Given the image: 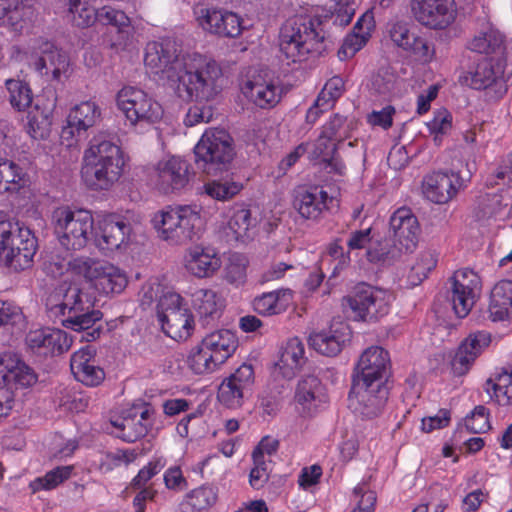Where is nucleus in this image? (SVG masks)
I'll return each mask as SVG.
<instances>
[{
  "label": "nucleus",
  "mask_w": 512,
  "mask_h": 512,
  "mask_svg": "<svg viewBox=\"0 0 512 512\" xmlns=\"http://www.w3.org/2000/svg\"><path fill=\"white\" fill-rule=\"evenodd\" d=\"M304 344L297 338L289 339L282 349L276 368L284 378L291 379L296 371L305 363Z\"/></svg>",
  "instance_id": "58836bf2"
},
{
  "label": "nucleus",
  "mask_w": 512,
  "mask_h": 512,
  "mask_svg": "<svg viewBox=\"0 0 512 512\" xmlns=\"http://www.w3.org/2000/svg\"><path fill=\"white\" fill-rule=\"evenodd\" d=\"M30 66L39 75L59 81L62 76H67L70 60L66 52L46 41L32 55Z\"/></svg>",
  "instance_id": "412c9836"
},
{
  "label": "nucleus",
  "mask_w": 512,
  "mask_h": 512,
  "mask_svg": "<svg viewBox=\"0 0 512 512\" xmlns=\"http://www.w3.org/2000/svg\"><path fill=\"white\" fill-rule=\"evenodd\" d=\"M152 223L163 239L174 244L193 240L203 225L196 205L168 206L154 215Z\"/></svg>",
  "instance_id": "423d86ee"
},
{
  "label": "nucleus",
  "mask_w": 512,
  "mask_h": 512,
  "mask_svg": "<svg viewBox=\"0 0 512 512\" xmlns=\"http://www.w3.org/2000/svg\"><path fill=\"white\" fill-rule=\"evenodd\" d=\"M192 302L203 325L219 319L225 307L224 299L212 289H198L192 294Z\"/></svg>",
  "instance_id": "473e14b6"
},
{
  "label": "nucleus",
  "mask_w": 512,
  "mask_h": 512,
  "mask_svg": "<svg viewBox=\"0 0 512 512\" xmlns=\"http://www.w3.org/2000/svg\"><path fill=\"white\" fill-rule=\"evenodd\" d=\"M503 43L501 35L494 32L481 33L475 36L469 44V48L480 54L494 53Z\"/></svg>",
  "instance_id": "680f3d73"
},
{
  "label": "nucleus",
  "mask_w": 512,
  "mask_h": 512,
  "mask_svg": "<svg viewBox=\"0 0 512 512\" xmlns=\"http://www.w3.org/2000/svg\"><path fill=\"white\" fill-rule=\"evenodd\" d=\"M485 391L500 406L512 404V369H503L485 383Z\"/></svg>",
  "instance_id": "79ce46f5"
},
{
  "label": "nucleus",
  "mask_w": 512,
  "mask_h": 512,
  "mask_svg": "<svg viewBox=\"0 0 512 512\" xmlns=\"http://www.w3.org/2000/svg\"><path fill=\"white\" fill-rule=\"evenodd\" d=\"M74 274L84 277L103 294L121 293L127 285V277L118 267L86 256L72 258L67 263Z\"/></svg>",
  "instance_id": "9d476101"
},
{
  "label": "nucleus",
  "mask_w": 512,
  "mask_h": 512,
  "mask_svg": "<svg viewBox=\"0 0 512 512\" xmlns=\"http://www.w3.org/2000/svg\"><path fill=\"white\" fill-rule=\"evenodd\" d=\"M344 92V80L339 76L330 78L317 97V104H328L332 107Z\"/></svg>",
  "instance_id": "e2e57ef3"
},
{
  "label": "nucleus",
  "mask_w": 512,
  "mask_h": 512,
  "mask_svg": "<svg viewBox=\"0 0 512 512\" xmlns=\"http://www.w3.org/2000/svg\"><path fill=\"white\" fill-rule=\"evenodd\" d=\"M96 21L103 25H112L116 27L119 32H124L131 24L130 18L123 11L110 6H104L97 10Z\"/></svg>",
  "instance_id": "4d7b16f0"
},
{
  "label": "nucleus",
  "mask_w": 512,
  "mask_h": 512,
  "mask_svg": "<svg viewBox=\"0 0 512 512\" xmlns=\"http://www.w3.org/2000/svg\"><path fill=\"white\" fill-rule=\"evenodd\" d=\"M470 172L467 177L456 172H433L427 175L422 183L425 197L431 202L445 204L449 202L465 186L470 179Z\"/></svg>",
  "instance_id": "aec40b11"
},
{
  "label": "nucleus",
  "mask_w": 512,
  "mask_h": 512,
  "mask_svg": "<svg viewBox=\"0 0 512 512\" xmlns=\"http://www.w3.org/2000/svg\"><path fill=\"white\" fill-rule=\"evenodd\" d=\"M185 266L192 275L206 278L212 276L221 267V260L216 253L208 249L194 247L186 256Z\"/></svg>",
  "instance_id": "f704fd0d"
},
{
  "label": "nucleus",
  "mask_w": 512,
  "mask_h": 512,
  "mask_svg": "<svg viewBox=\"0 0 512 512\" xmlns=\"http://www.w3.org/2000/svg\"><path fill=\"white\" fill-rule=\"evenodd\" d=\"M279 47L285 58L293 63L305 60L309 54H322L326 45L321 21L302 15L289 18L280 30Z\"/></svg>",
  "instance_id": "20e7f679"
},
{
  "label": "nucleus",
  "mask_w": 512,
  "mask_h": 512,
  "mask_svg": "<svg viewBox=\"0 0 512 512\" xmlns=\"http://www.w3.org/2000/svg\"><path fill=\"white\" fill-rule=\"evenodd\" d=\"M130 233L131 226L128 222L119 216L110 215L100 224L97 246L103 251L112 252L127 243Z\"/></svg>",
  "instance_id": "c85d7f7f"
},
{
  "label": "nucleus",
  "mask_w": 512,
  "mask_h": 512,
  "mask_svg": "<svg viewBox=\"0 0 512 512\" xmlns=\"http://www.w3.org/2000/svg\"><path fill=\"white\" fill-rule=\"evenodd\" d=\"M66 18L74 26L86 28L97 20V10L85 0H61Z\"/></svg>",
  "instance_id": "a19ab883"
},
{
  "label": "nucleus",
  "mask_w": 512,
  "mask_h": 512,
  "mask_svg": "<svg viewBox=\"0 0 512 512\" xmlns=\"http://www.w3.org/2000/svg\"><path fill=\"white\" fill-rule=\"evenodd\" d=\"M244 394V390L225 379L219 386L217 398L228 408H238L243 403Z\"/></svg>",
  "instance_id": "bf43d9fd"
},
{
  "label": "nucleus",
  "mask_w": 512,
  "mask_h": 512,
  "mask_svg": "<svg viewBox=\"0 0 512 512\" xmlns=\"http://www.w3.org/2000/svg\"><path fill=\"white\" fill-rule=\"evenodd\" d=\"M199 25L206 31L222 37L235 38L243 29L241 18L229 11L196 7L194 9Z\"/></svg>",
  "instance_id": "4be33fe9"
},
{
  "label": "nucleus",
  "mask_w": 512,
  "mask_h": 512,
  "mask_svg": "<svg viewBox=\"0 0 512 512\" xmlns=\"http://www.w3.org/2000/svg\"><path fill=\"white\" fill-rule=\"evenodd\" d=\"M248 260L242 253L234 252L229 255L225 267V279L231 284H241L246 278Z\"/></svg>",
  "instance_id": "603ef678"
},
{
  "label": "nucleus",
  "mask_w": 512,
  "mask_h": 512,
  "mask_svg": "<svg viewBox=\"0 0 512 512\" xmlns=\"http://www.w3.org/2000/svg\"><path fill=\"white\" fill-rule=\"evenodd\" d=\"M502 67L493 59L482 57L459 76V82L475 90L492 92L491 98L499 99L507 92Z\"/></svg>",
  "instance_id": "ddd939ff"
},
{
  "label": "nucleus",
  "mask_w": 512,
  "mask_h": 512,
  "mask_svg": "<svg viewBox=\"0 0 512 512\" xmlns=\"http://www.w3.org/2000/svg\"><path fill=\"white\" fill-rule=\"evenodd\" d=\"M37 382V374L16 353H0V420L11 413L14 406L13 389L28 388Z\"/></svg>",
  "instance_id": "6e6552de"
},
{
  "label": "nucleus",
  "mask_w": 512,
  "mask_h": 512,
  "mask_svg": "<svg viewBox=\"0 0 512 512\" xmlns=\"http://www.w3.org/2000/svg\"><path fill=\"white\" fill-rule=\"evenodd\" d=\"M448 298L459 318L466 317L480 295V277L470 269L456 271L449 280Z\"/></svg>",
  "instance_id": "2eb2a0df"
},
{
  "label": "nucleus",
  "mask_w": 512,
  "mask_h": 512,
  "mask_svg": "<svg viewBox=\"0 0 512 512\" xmlns=\"http://www.w3.org/2000/svg\"><path fill=\"white\" fill-rule=\"evenodd\" d=\"M349 328L344 323L332 325L329 330L316 332L310 335L309 344L318 353L333 357L336 356L343 348L344 344L349 341Z\"/></svg>",
  "instance_id": "c756f323"
},
{
  "label": "nucleus",
  "mask_w": 512,
  "mask_h": 512,
  "mask_svg": "<svg viewBox=\"0 0 512 512\" xmlns=\"http://www.w3.org/2000/svg\"><path fill=\"white\" fill-rule=\"evenodd\" d=\"M504 206L501 195L485 194L478 198L472 217L475 221L484 223L499 215Z\"/></svg>",
  "instance_id": "49530a36"
},
{
  "label": "nucleus",
  "mask_w": 512,
  "mask_h": 512,
  "mask_svg": "<svg viewBox=\"0 0 512 512\" xmlns=\"http://www.w3.org/2000/svg\"><path fill=\"white\" fill-rule=\"evenodd\" d=\"M226 379L246 392L254 382L253 367L250 364L244 363Z\"/></svg>",
  "instance_id": "338daca9"
},
{
  "label": "nucleus",
  "mask_w": 512,
  "mask_h": 512,
  "mask_svg": "<svg viewBox=\"0 0 512 512\" xmlns=\"http://www.w3.org/2000/svg\"><path fill=\"white\" fill-rule=\"evenodd\" d=\"M26 173L14 161L0 159V193L18 192L26 185Z\"/></svg>",
  "instance_id": "37998d69"
},
{
  "label": "nucleus",
  "mask_w": 512,
  "mask_h": 512,
  "mask_svg": "<svg viewBox=\"0 0 512 512\" xmlns=\"http://www.w3.org/2000/svg\"><path fill=\"white\" fill-rule=\"evenodd\" d=\"M465 426L474 434L484 433L489 430L488 410L482 405L476 406L470 415L465 418Z\"/></svg>",
  "instance_id": "0e129e2a"
},
{
  "label": "nucleus",
  "mask_w": 512,
  "mask_h": 512,
  "mask_svg": "<svg viewBox=\"0 0 512 512\" xmlns=\"http://www.w3.org/2000/svg\"><path fill=\"white\" fill-rule=\"evenodd\" d=\"M489 318L503 321L512 313V281L502 280L492 289L488 308Z\"/></svg>",
  "instance_id": "e433bc0d"
},
{
  "label": "nucleus",
  "mask_w": 512,
  "mask_h": 512,
  "mask_svg": "<svg viewBox=\"0 0 512 512\" xmlns=\"http://www.w3.org/2000/svg\"><path fill=\"white\" fill-rule=\"evenodd\" d=\"M294 399L301 406L302 413L312 415L327 402V395L320 379L314 375H308L299 380Z\"/></svg>",
  "instance_id": "cd10ccee"
},
{
  "label": "nucleus",
  "mask_w": 512,
  "mask_h": 512,
  "mask_svg": "<svg viewBox=\"0 0 512 512\" xmlns=\"http://www.w3.org/2000/svg\"><path fill=\"white\" fill-rule=\"evenodd\" d=\"M167 465V459L163 456L153 457L147 465L139 470L138 474L132 479L131 486L134 489H140L146 483L157 475Z\"/></svg>",
  "instance_id": "13d9d810"
},
{
  "label": "nucleus",
  "mask_w": 512,
  "mask_h": 512,
  "mask_svg": "<svg viewBox=\"0 0 512 512\" xmlns=\"http://www.w3.org/2000/svg\"><path fill=\"white\" fill-rule=\"evenodd\" d=\"M101 111L93 101H84L74 106L67 117L68 126L62 130V137L65 135L74 136L75 132L79 137L93 127L100 119Z\"/></svg>",
  "instance_id": "2f4dec72"
},
{
  "label": "nucleus",
  "mask_w": 512,
  "mask_h": 512,
  "mask_svg": "<svg viewBox=\"0 0 512 512\" xmlns=\"http://www.w3.org/2000/svg\"><path fill=\"white\" fill-rule=\"evenodd\" d=\"M187 363L189 368L195 374L213 372L219 365H221L216 361L212 353L205 348L202 341L191 350L187 358Z\"/></svg>",
  "instance_id": "09e8293b"
},
{
  "label": "nucleus",
  "mask_w": 512,
  "mask_h": 512,
  "mask_svg": "<svg viewBox=\"0 0 512 512\" xmlns=\"http://www.w3.org/2000/svg\"><path fill=\"white\" fill-rule=\"evenodd\" d=\"M253 225L250 210L243 207L236 209L228 221V229L236 240L245 237Z\"/></svg>",
  "instance_id": "6e6d98bb"
},
{
  "label": "nucleus",
  "mask_w": 512,
  "mask_h": 512,
  "mask_svg": "<svg viewBox=\"0 0 512 512\" xmlns=\"http://www.w3.org/2000/svg\"><path fill=\"white\" fill-rule=\"evenodd\" d=\"M188 309L181 295L175 292H166L158 300L156 314L158 321L170 317V312H180Z\"/></svg>",
  "instance_id": "864d4df0"
},
{
  "label": "nucleus",
  "mask_w": 512,
  "mask_h": 512,
  "mask_svg": "<svg viewBox=\"0 0 512 512\" xmlns=\"http://www.w3.org/2000/svg\"><path fill=\"white\" fill-rule=\"evenodd\" d=\"M23 322L24 315L20 307L10 302H0V336L13 335L14 329L20 330ZM0 341L6 342L2 337Z\"/></svg>",
  "instance_id": "a18cd8bd"
},
{
  "label": "nucleus",
  "mask_w": 512,
  "mask_h": 512,
  "mask_svg": "<svg viewBox=\"0 0 512 512\" xmlns=\"http://www.w3.org/2000/svg\"><path fill=\"white\" fill-rule=\"evenodd\" d=\"M196 164L207 174L226 169L235 156L233 139L224 129L205 131L194 148Z\"/></svg>",
  "instance_id": "1a4fd4ad"
},
{
  "label": "nucleus",
  "mask_w": 512,
  "mask_h": 512,
  "mask_svg": "<svg viewBox=\"0 0 512 512\" xmlns=\"http://www.w3.org/2000/svg\"><path fill=\"white\" fill-rule=\"evenodd\" d=\"M74 377L86 386H98L105 379L104 370L96 364L95 349L86 346L74 352L70 360Z\"/></svg>",
  "instance_id": "bb28decb"
},
{
  "label": "nucleus",
  "mask_w": 512,
  "mask_h": 512,
  "mask_svg": "<svg viewBox=\"0 0 512 512\" xmlns=\"http://www.w3.org/2000/svg\"><path fill=\"white\" fill-rule=\"evenodd\" d=\"M46 313L67 329L82 333L80 341L93 342L100 337L103 314L95 309L94 298L76 284L63 282L54 287L45 300Z\"/></svg>",
  "instance_id": "f03ea898"
},
{
  "label": "nucleus",
  "mask_w": 512,
  "mask_h": 512,
  "mask_svg": "<svg viewBox=\"0 0 512 512\" xmlns=\"http://www.w3.org/2000/svg\"><path fill=\"white\" fill-rule=\"evenodd\" d=\"M52 224L60 245L66 250L83 249L93 234V216L85 209L58 207L52 213Z\"/></svg>",
  "instance_id": "0eeeda50"
},
{
  "label": "nucleus",
  "mask_w": 512,
  "mask_h": 512,
  "mask_svg": "<svg viewBox=\"0 0 512 512\" xmlns=\"http://www.w3.org/2000/svg\"><path fill=\"white\" fill-rule=\"evenodd\" d=\"M205 348L209 350L218 363L223 364L238 347L236 335L227 329L214 331L202 340Z\"/></svg>",
  "instance_id": "c9c22d12"
},
{
  "label": "nucleus",
  "mask_w": 512,
  "mask_h": 512,
  "mask_svg": "<svg viewBox=\"0 0 512 512\" xmlns=\"http://www.w3.org/2000/svg\"><path fill=\"white\" fill-rule=\"evenodd\" d=\"M9 102L17 111H25L32 104L33 94L29 85L19 79L6 80Z\"/></svg>",
  "instance_id": "de8ad7c7"
},
{
  "label": "nucleus",
  "mask_w": 512,
  "mask_h": 512,
  "mask_svg": "<svg viewBox=\"0 0 512 512\" xmlns=\"http://www.w3.org/2000/svg\"><path fill=\"white\" fill-rule=\"evenodd\" d=\"M491 343V335L486 331H477L470 333L459 346L453 360L452 370L457 376L466 374L475 359Z\"/></svg>",
  "instance_id": "a878e982"
},
{
  "label": "nucleus",
  "mask_w": 512,
  "mask_h": 512,
  "mask_svg": "<svg viewBox=\"0 0 512 512\" xmlns=\"http://www.w3.org/2000/svg\"><path fill=\"white\" fill-rule=\"evenodd\" d=\"M243 189V184L232 179L211 180L202 186V194L217 201H228Z\"/></svg>",
  "instance_id": "c03bdc74"
},
{
  "label": "nucleus",
  "mask_w": 512,
  "mask_h": 512,
  "mask_svg": "<svg viewBox=\"0 0 512 512\" xmlns=\"http://www.w3.org/2000/svg\"><path fill=\"white\" fill-rule=\"evenodd\" d=\"M187 502L194 510L201 511L214 505L217 500L216 491L210 486H201L190 491L187 495Z\"/></svg>",
  "instance_id": "052dcab7"
},
{
  "label": "nucleus",
  "mask_w": 512,
  "mask_h": 512,
  "mask_svg": "<svg viewBox=\"0 0 512 512\" xmlns=\"http://www.w3.org/2000/svg\"><path fill=\"white\" fill-rule=\"evenodd\" d=\"M410 6L414 19L433 30L446 29L457 16L454 0H411Z\"/></svg>",
  "instance_id": "dca6fc26"
},
{
  "label": "nucleus",
  "mask_w": 512,
  "mask_h": 512,
  "mask_svg": "<svg viewBox=\"0 0 512 512\" xmlns=\"http://www.w3.org/2000/svg\"><path fill=\"white\" fill-rule=\"evenodd\" d=\"M281 87L267 73L252 75L242 86V93L253 104L261 109L275 107L281 99Z\"/></svg>",
  "instance_id": "b1692460"
},
{
  "label": "nucleus",
  "mask_w": 512,
  "mask_h": 512,
  "mask_svg": "<svg viewBox=\"0 0 512 512\" xmlns=\"http://www.w3.org/2000/svg\"><path fill=\"white\" fill-rule=\"evenodd\" d=\"M38 248L34 233L19 222L0 221V261L13 271L31 266Z\"/></svg>",
  "instance_id": "39448f33"
},
{
  "label": "nucleus",
  "mask_w": 512,
  "mask_h": 512,
  "mask_svg": "<svg viewBox=\"0 0 512 512\" xmlns=\"http://www.w3.org/2000/svg\"><path fill=\"white\" fill-rule=\"evenodd\" d=\"M332 200L333 198L323 188L313 186L298 191L293 205L303 218L316 220L328 209V202Z\"/></svg>",
  "instance_id": "7c9ffc66"
},
{
  "label": "nucleus",
  "mask_w": 512,
  "mask_h": 512,
  "mask_svg": "<svg viewBox=\"0 0 512 512\" xmlns=\"http://www.w3.org/2000/svg\"><path fill=\"white\" fill-rule=\"evenodd\" d=\"M346 301L355 320L374 323L389 313L392 297L387 290L360 283Z\"/></svg>",
  "instance_id": "9b49d317"
},
{
  "label": "nucleus",
  "mask_w": 512,
  "mask_h": 512,
  "mask_svg": "<svg viewBox=\"0 0 512 512\" xmlns=\"http://www.w3.org/2000/svg\"><path fill=\"white\" fill-rule=\"evenodd\" d=\"M144 63L160 74L184 101H210L222 90V69L213 59L197 54H182L176 41L163 38L149 42Z\"/></svg>",
  "instance_id": "f257e3e1"
},
{
  "label": "nucleus",
  "mask_w": 512,
  "mask_h": 512,
  "mask_svg": "<svg viewBox=\"0 0 512 512\" xmlns=\"http://www.w3.org/2000/svg\"><path fill=\"white\" fill-rule=\"evenodd\" d=\"M25 14L22 0H0V20H4L14 30L23 28Z\"/></svg>",
  "instance_id": "8fccbe9b"
},
{
  "label": "nucleus",
  "mask_w": 512,
  "mask_h": 512,
  "mask_svg": "<svg viewBox=\"0 0 512 512\" xmlns=\"http://www.w3.org/2000/svg\"><path fill=\"white\" fill-rule=\"evenodd\" d=\"M390 369L388 351L380 346L368 347L360 356L352 380L385 384Z\"/></svg>",
  "instance_id": "6ab92c4d"
},
{
  "label": "nucleus",
  "mask_w": 512,
  "mask_h": 512,
  "mask_svg": "<svg viewBox=\"0 0 512 512\" xmlns=\"http://www.w3.org/2000/svg\"><path fill=\"white\" fill-rule=\"evenodd\" d=\"M408 252H412L418 243L420 225L413 211L408 207L396 209L390 216L388 232Z\"/></svg>",
  "instance_id": "393cba45"
},
{
  "label": "nucleus",
  "mask_w": 512,
  "mask_h": 512,
  "mask_svg": "<svg viewBox=\"0 0 512 512\" xmlns=\"http://www.w3.org/2000/svg\"><path fill=\"white\" fill-rule=\"evenodd\" d=\"M152 414L153 411L148 406H133L123 411L121 416L111 419L110 424L117 429V437L132 443L148 433Z\"/></svg>",
  "instance_id": "5701e85b"
},
{
  "label": "nucleus",
  "mask_w": 512,
  "mask_h": 512,
  "mask_svg": "<svg viewBox=\"0 0 512 512\" xmlns=\"http://www.w3.org/2000/svg\"><path fill=\"white\" fill-rule=\"evenodd\" d=\"M399 246L400 244L387 233L385 237L370 243L366 251L367 260L373 264L389 265L408 252Z\"/></svg>",
  "instance_id": "4c0bfd02"
},
{
  "label": "nucleus",
  "mask_w": 512,
  "mask_h": 512,
  "mask_svg": "<svg viewBox=\"0 0 512 512\" xmlns=\"http://www.w3.org/2000/svg\"><path fill=\"white\" fill-rule=\"evenodd\" d=\"M292 301V290L280 288L264 292L252 301L253 310L262 316H274L284 313Z\"/></svg>",
  "instance_id": "72a5a7b5"
},
{
  "label": "nucleus",
  "mask_w": 512,
  "mask_h": 512,
  "mask_svg": "<svg viewBox=\"0 0 512 512\" xmlns=\"http://www.w3.org/2000/svg\"><path fill=\"white\" fill-rule=\"evenodd\" d=\"M118 108L131 125L153 124L163 116V108L144 90L124 86L116 96Z\"/></svg>",
  "instance_id": "f8f14e48"
},
{
  "label": "nucleus",
  "mask_w": 512,
  "mask_h": 512,
  "mask_svg": "<svg viewBox=\"0 0 512 512\" xmlns=\"http://www.w3.org/2000/svg\"><path fill=\"white\" fill-rule=\"evenodd\" d=\"M26 344L37 357H55L67 352L72 345V338L61 329L42 328L30 331Z\"/></svg>",
  "instance_id": "a211bd4d"
},
{
  "label": "nucleus",
  "mask_w": 512,
  "mask_h": 512,
  "mask_svg": "<svg viewBox=\"0 0 512 512\" xmlns=\"http://www.w3.org/2000/svg\"><path fill=\"white\" fill-rule=\"evenodd\" d=\"M391 40L400 48L406 49L410 47L411 37L414 33L410 32L409 25L405 22L398 21L392 24L389 30Z\"/></svg>",
  "instance_id": "774afa93"
},
{
  "label": "nucleus",
  "mask_w": 512,
  "mask_h": 512,
  "mask_svg": "<svg viewBox=\"0 0 512 512\" xmlns=\"http://www.w3.org/2000/svg\"><path fill=\"white\" fill-rule=\"evenodd\" d=\"M427 127L430 133L434 134L435 143L440 144L442 136L452 129L451 113L445 108L434 111L433 119L427 123Z\"/></svg>",
  "instance_id": "5fc2aeb1"
},
{
  "label": "nucleus",
  "mask_w": 512,
  "mask_h": 512,
  "mask_svg": "<svg viewBox=\"0 0 512 512\" xmlns=\"http://www.w3.org/2000/svg\"><path fill=\"white\" fill-rule=\"evenodd\" d=\"M124 164L117 144L105 135L94 136L83 154L81 180L90 190H108L120 179Z\"/></svg>",
  "instance_id": "7ed1b4c3"
},
{
  "label": "nucleus",
  "mask_w": 512,
  "mask_h": 512,
  "mask_svg": "<svg viewBox=\"0 0 512 512\" xmlns=\"http://www.w3.org/2000/svg\"><path fill=\"white\" fill-rule=\"evenodd\" d=\"M386 384L359 382L352 380L348 395V407L353 413L372 419L380 415L388 400Z\"/></svg>",
  "instance_id": "4468645a"
},
{
  "label": "nucleus",
  "mask_w": 512,
  "mask_h": 512,
  "mask_svg": "<svg viewBox=\"0 0 512 512\" xmlns=\"http://www.w3.org/2000/svg\"><path fill=\"white\" fill-rule=\"evenodd\" d=\"M169 316L159 321L162 331L176 341L188 339L194 329V320L189 309L180 312H170Z\"/></svg>",
  "instance_id": "ea45409f"
},
{
  "label": "nucleus",
  "mask_w": 512,
  "mask_h": 512,
  "mask_svg": "<svg viewBox=\"0 0 512 512\" xmlns=\"http://www.w3.org/2000/svg\"><path fill=\"white\" fill-rule=\"evenodd\" d=\"M163 480L165 487L174 492L183 491L188 487V482L179 466L169 467L163 475Z\"/></svg>",
  "instance_id": "69168bd1"
},
{
  "label": "nucleus",
  "mask_w": 512,
  "mask_h": 512,
  "mask_svg": "<svg viewBox=\"0 0 512 512\" xmlns=\"http://www.w3.org/2000/svg\"><path fill=\"white\" fill-rule=\"evenodd\" d=\"M190 178L189 163L181 157L172 156L158 162L153 181L160 192L170 194L183 190Z\"/></svg>",
  "instance_id": "f3484780"
},
{
  "label": "nucleus",
  "mask_w": 512,
  "mask_h": 512,
  "mask_svg": "<svg viewBox=\"0 0 512 512\" xmlns=\"http://www.w3.org/2000/svg\"><path fill=\"white\" fill-rule=\"evenodd\" d=\"M72 466H58L48 471L43 477H38L31 483L33 491L51 490L70 478Z\"/></svg>",
  "instance_id": "3c124183"
}]
</instances>
